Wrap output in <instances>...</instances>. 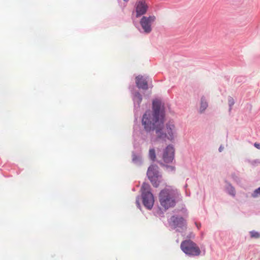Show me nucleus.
I'll return each mask as SVG.
<instances>
[{"label":"nucleus","mask_w":260,"mask_h":260,"mask_svg":"<svg viewBox=\"0 0 260 260\" xmlns=\"http://www.w3.org/2000/svg\"><path fill=\"white\" fill-rule=\"evenodd\" d=\"M222 148L220 147L219 148V150L220 152H221L222 151Z\"/></svg>","instance_id":"4be33fe9"},{"label":"nucleus","mask_w":260,"mask_h":260,"mask_svg":"<svg viewBox=\"0 0 260 260\" xmlns=\"http://www.w3.org/2000/svg\"><path fill=\"white\" fill-rule=\"evenodd\" d=\"M138 159V158L137 157V156H136V155H134L133 156V160L134 161H136V160H137Z\"/></svg>","instance_id":"aec40b11"},{"label":"nucleus","mask_w":260,"mask_h":260,"mask_svg":"<svg viewBox=\"0 0 260 260\" xmlns=\"http://www.w3.org/2000/svg\"><path fill=\"white\" fill-rule=\"evenodd\" d=\"M254 146L258 149H260V144L257 143H255L254 144Z\"/></svg>","instance_id":"6ab92c4d"},{"label":"nucleus","mask_w":260,"mask_h":260,"mask_svg":"<svg viewBox=\"0 0 260 260\" xmlns=\"http://www.w3.org/2000/svg\"><path fill=\"white\" fill-rule=\"evenodd\" d=\"M149 156L150 158L153 161L156 158L155 152L154 149H150L149 152Z\"/></svg>","instance_id":"ddd939ff"},{"label":"nucleus","mask_w":260,"mask_h":260,"mask_svg":"<svg viewBox=\"0 0 260 260\" xmlns=\"http://www.w3.org/2000/svg\"><path fill=\"white\" fill-rule=\"evenodd\" d=\"M208 107V104L206 101L205 100L204 98H202L201 99V110L203 111H204L207 107Z\"/></svg>","instance_id":"f8f14e48"},{"label":"nucleus","mask_w":260,"mask_h":260,"mask_svg":"<svg viewBox=\"0 0 260 260\" xmlns=\"http://www.w3.org/2000/svg\"><path fill=\"white\" fill-rule=\"evenodd\" d=\"M147 176L152 185L157 187L159 185L157 179L159 177L157 166L155 165L150 166L147 171Z\"/></svg>","instance_id":"39448f33"},{"label":"nucleus","mask_w":260,"mask_h":260,"mask_svg":"<svg viewBox=\"0 0 260 260\" xmlns=\"http://www.w3.org/2000/svg\"><path fill=\"white\" fill-rule=\"evenodd\" d=\"M141 189L143 204L148 209H150L154 204V199L153 194L150 191V186L144 183Z\"/></svg>","instance_id":"7ed1b4c3"},{"label":"nucleus","mask_w":260,"mask_h":260,"mask_svg":"<svg viewBox=\"0 0 260 260\" xmlns=\"http://www.w3.org/2000/svg\"><path fill=\"white\" fill-rule=\"evenodd\" d=\"M171 220L175 228H182L186 226L185 220L182 217L173 216Z\"/></svg>","instance_id":"1a4fd4ad"},{"label":"nucleus","mask_w":260,"mask_h":260,"mask_svg":"<svg viewBox=\"0 0 260 260\" xmlns=\"http://www.w3.org/2000/svg\"><path fill=\"white\" fill-rule=\"evenodd\" d=\"M228 101L229 106L231 107L234 104V99L232 98H230Z\"/></svg>","instance_id":"a211bd4d"},{"label":"nucleus","mask_w":260,"mask_h":260,"mask_svg":"<svg viewBox=\"0 0 260 260\" xmlns=\"http://www.w3.org/2000/svg\"><path fill=\"white\" fill-rule=\"evenodd\" d=\"M155 19L154 16H143L142 18L140 23L145 32L149 34L151 31V24L155 21Z\"/></svg>","instance_id":"423d86ee"},{"label":"nucleus","mask_w":260,"mask_h":260,"mask_svg":"<svg viewBox=\"0 0 260 260\" xmlns=\"http://www.w3.org/2000/svg\"><path fill=\"white\" fill-rule=\"evenodd\" d=\"M226 190L229 194L230 195L235 197L236 194V191L234 187L232 186L231 185L229 184L226 188Z\"/></svg>","instance_id":"9b49d317"},{"label":"nucleus","mask_w":260,"mask_h":260,"mask_svg":"<svg viewBox=\"0 0 260 260\" xmlns=\"http://www.w3.org/2000/svg\"><path fill=\"white\" fill-rule=\"evenodd\" d=\"M178 196V193L176 190L165 188L159 193L160 204L165 209L173 207L176 204V199Z\"/></svg>","instance_id":"f03ea898"},{"label":"nucleus","mask_w":260,"mask_h":260,"mask_svg":"<svg viewBox=\"0 0 260 260\" xmlns=\"http://www.w3.org/2000/svg\"><path fill=\"white\" fill-rule=\"evenodd\" d=\"M250 234L252 238H258L260 237V234L255 231H251Z\"/></svg>","instance_id":"4468645a"},{"label":"nucleus","mask_w":260,"mask_h":260,"mask_svg":"<svg viewBox=\"0 0 260 260\" xmlns=\"http://www.w3.org/2000/svg\"><path fill=\"white\" fill-rule=\"evenodd\" d=\"M166 169L168 171H174L175 167L173 166H166Z\"/></svg>","instance_id":"f3484780"},{"label":"nucleus","mask_w":260,"mask_h":260,"mask_svg":"<svg viewBox=\"0 0 260 260\" xmlns=\"http://www.w3.org/2000/svg\"><path fill=\"white\" fill-rule=\"evenodd\" d=\"M164 117V109L161 102L155 100L153 102V111H148L145 113L142 117V123L146 132L155 131L158 138H167L172 140L173 138L174 125L168 124L165 128Z\"/></svg>","instance_id":"f257e3e1"},{"label":"nucleus","mask_w":260,"mask_h":260,"mask_svg":"<svg viewBox=\"0 0 260 260\" xmlns=\"http://www.w3.org/2000/svg\"><path fill=\"white\" fill-rule=\"evenodd\" d=\"M136 83L137 86L139 88H142L144 90L148 89L147 81L146 79L142 76H138L136 78Z\"/></svg>","instance_id":"9d476101"},{"label":"nucleus","mask_w":260,"mask_h":260,"mask_svg":"<svg viewBox=\"0 0 260 260\" xmlns=\"http://www.w3.org/2000/svg\"><path fill=\"white\" fill-rule=\"evenodd\" d=\"M137 204H139V201H137Z\"/></svg>","instance_id":"5701e85b"},{"label":"nucleus","mask_w":260,"mask_h":260,"mask_svg":"<svg viewBox=\"0 0 260 260\" xmlns=\"http://www.w3.org/2000/svg\"><path fill=\"white\" fill-rule=\"evenodd\" d=\"M259 194H260V187L254 190L253 193L252 194V197L253 198H256L258 197Z\"/></svg>","instance_id":"dca6fc26"},{"label":"nucleus","mask_w":260,"mask_h":260,"mask_svg":"<svg viewBox=\"0 0 260 260\" xmlns=\"http://www.w3.org/2000/svg\"><path fill=\"white\" fill-rule=\"evenodd\" d=\"M124 1H126V2H127V1H128V0H124Z\"/></svg>","instance_id":"b1692460"},{"label":"nucleus","mask_w":260,"mask_h":260,"mask_svg":"<svg viewBox=\"0 0 260 260\" xmlns=\"http://www.w3.org/2000/svg\"><path fill=\"white\" fill-rule=\"evenodd\" d=\"M181 249L187 254L197 256L200 254L201 251L197 245L191 240H185L181 244Z\"/></svg>","instance_id":"20e7f679"},{"label":"nucleus","mask_w":260,"mask_h":260,"mask_svg":"<svg viewBox=\"0 0 260 260\" xmlns=\"http://www.w3.org/2000/svg\"><path fill=\"white\" fill-rule=\"evenodd\" d=\"M174 148L172 145H168L163 151L162 159L166 163L171 162L174 157Z\"/></svg>","instance_id":"0eeeda50"},{"label":"nucleus","mask_w":260,"mask_h":260,"mask_svg":"<svg viewBox=\"0 0 260 260\" xmlns=\"http://www.w3.org/2000/svg\"><path fill=\"white\" fill-rule=\"evenodd\" d=\"M135 100L137 101V102L139 104L142 101V96L140 93L137 92L135 94Z\"/></svg>","instance_id":"2eb2a0df"},{"label":"nucleus","mask_w":260,"mask_h":260,"mask_svg":"<svg viewBox=\"0 0 260 260\" xmlns=\"http://www.w3.org/2000/svg\"><path fill=\"white\" fill-rule=\"evenodd\" d=\"M148 6L144 0H141L136 4V17H138L145 14L147 12Z\"/></svg>","instance_id":"6e6552de"},{"label":"nucleus","mask_w":260,"mask_h":260,"mask_svg":"<svg viewBox=\"0 0 260 260\" xmlns=\"http://www.w3.org/2000/svg\"><path fill=\"white\" fill-rule=\"evenodd\" d=\"M196 225H197V226L198 229H199L200 226H201V225H200H200H198V223H196Z\"/></svg>","instance_id":"412c9836"}]
</instances>
